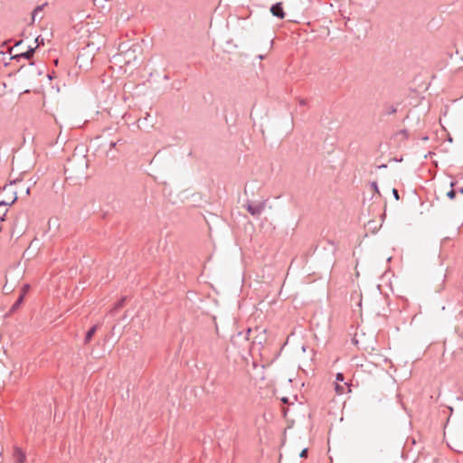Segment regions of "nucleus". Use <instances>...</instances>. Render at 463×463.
<instances>
[{
  "instance_id": "f257e3e1",
  "label": "nucleus",
  "mask_w": 463,
  "mask_h": 463,
  "mask_svg": "<svg viewBox=\"0 0 463 463\" xmlns=\"http://www.w3.org/2000/svg\"><path fill=\"white\" fill-rule=\"evenodd\" d=\"M22 44V41L17 42L14 46H13L11 49H9L8 52L10 54V60L15 61L17 62H20L21 60H31L33 57L36 47L28 46L27 51L17 52H15V48H17L19 45Z\"/></svg>"
},
{
  "instance_id": "f03ea898",
  "label": "nucleus",
  "mask_w": 463,
  "mask_h": 463,
  "mask_svg": "<svg viewBox=\"0 0 463 463\" xmlns=\"http://www.w3.org/2000/svg\"><path fill=\"white\" fill-rule=\"evenodd\" d=\"M245 205L250 215L258 218L263 213L266 207V202L262 201L255 203L253 202L247 201Z\"/></svg>"
},
{
  "instance_id": "7ed1b4c3",
  "label": "nucleus",
  "mask_w": 463,
  "mask_h": 463,
  "mask_svg": "<svg viewBox=\"0 0 463 463\" xmlns=\"http://www.w3.org/2000/svg\"><path fill=\"white\" fill-rule=\"evenodd\" d=\"M270 13L280 19H283L285 16V13L283 11L282 4L277 3L276 5H272L270 8Z\"/></svg>"
},
{
  "instance_id": "20e7f679",
  "label": "nucleus",
  "mask_w": 463,
  "mask_h": 463,
  "mask_svg": "<svg viewBox=\"0 0 463 463\" xmlns=\"http://www.w3.org/2000/svg\"><path fill=\"white\" fill-rule=\"evenodd\" d=\"M14 458L15 460V463H24L25 461V455L19 448H14Z\"/></svg>"
},
{
  "instance_id": "39448f33",
  "label": "nucleus",
  "mask_w": 463,
  "mask_h": 463,
  "mask_svg": "<svg viewBox=\"0 0 463 463\" xmlns=\"http://www.w3.org/2000/svg\"><path fill=\"white\" fill-rule=\"evenodd\" d=\"M24 300V293H21L19 295L18 298L16 299V301L11 307L9 312H11V313L15 312L21 307V305L23 304Z\"/></svg>"
},
{
  "instance_id": "423d86ee",
  "label": "nucleus",
  "mask_w": 463,
  "mask_h": 463,
  "mask_svg": "<svg viewBox=\"0 0 463 463\" xmlns=\"http://www.w3.org/2000/svg\"><path fill=\"white\" fill-rule=\"evenodd\" d=\"M98 325H94L92 326L86 333L85 335V337H84V344H88L90 342L92 336L94 335V334L96 333L97 329H98Z\"/></svg>"
},
{
  "instance_id": "0eeeda50",
  "label": "nucleus",
  "mask_w": 463,
  "mask_h": 463,
  "mask_svg": "<svg viewBox=\"0 0 463 463\" xmlns=\"http://www.w3.org/2000/svg\"><path fill=\"white\" fill-rule=\"evenodd\" d=\"M43 67H37L35 66L34 62L31 61L29 62V69L32 73H36L37 75H41L43 73Z\"/></svg>"
},
{
  "instance_id": "6e6552de",
  "label": "nucleus",
  "mask_w": 463,
  "mask_h": 463,
  "mask_svg": "<svg viewBox=\"0 0 463 463\" xmlns=\"http://www.w3.org/2000/svg\"><path fill=\"white\" fill-rule=\"evenodd\" d=\"M78 160H79V165H80V175H83L84 169L87 167V161L84 157H80V158H78Z\"/></svg>"
},
{
  "instance_id": "1a4fd4ad",
  "label": "nucleus",
  "mask_w": 463,
  "mask_h": 463,
  "mask_svg": "<svg viewBox=\"0 0 463 463\" xmlns=\"http://www.w3.org/2000/svg\"><path fill=\"white\" fill-rule=\"evenodd\" d=\"M13 194H14V199L10 203L5 202V201H0V206L12 205L17 200V193L14 192Z\"/></svg>"
},
{
  "instance_id": "9d476101",
  "label": "nucleus",
  "mask_w": 463,
  "mask_h": 463,
  "mask_svg": "<svg viewBox=\"0 0 463 463\" xmlns=\"http://www.w3.org/2000/svg\"><path fill=\"white\" fill-rule=\"evenodd\" d=\"M397 112V108L393 105L388 106L385 110V114L392 115Z\"/></svg>"
},
{
  "instance_id": "9b49d317",
  "label": "nucleus",
  "mask_w": 463,
  "mask_h": 463,
  "mask_svg": "<svg viewBox=\"0 0 463 463\" xmlns=\"http://www.w3.org/2000/svg\"><path fill=\"white\" fill-rule=\"evenodd\" d=\"M235 47H236V45L232 43V40H230V41H227V42H226V45H225L224 50H225L226 52H231V51H232L233 48H235Z\"/></svg>"
},
{
  "instance_id": "f8f14e48",
  "label": "nucleus",
  "mask_w": 463,
  "mask_h": 463,
  "mask_svg": "<svg viewBox=\"0 0 463 463\" xmlns=\"http://www.w3.org/2000/svg\"><path fill=\"white\" fill-rule=\"evenodd\" d=\"M93 5L97 7H103L105 4V0H92Z\"/></svg>"
},
{
  "instance_id": "ddd939ff",
  "label": "nucleus",
  "mask_w": 463,
  "mask_h": 463,
  "mask_svg": "<svg viewBox=\"0 0 463 463\" xmlns=\"http://www.w3.org/2000/svg\"><path fill=\"white\" fill-rule=\"evenodd\" d=\"M447 196L449 199L453 200L456 197V191L451 189L447 193Z\"/></svg>"
},
{
  "instance_id": "4468645a",
  "label": "nucleus",
  "mask_w": 463,
  "mask_h": 463,
  "mask_svg": "<svg viewBox=\"0 0 463 463\" xmlns=\"http://www.w3.org/2000/svg\"><path fill=\"white\" fill-rule=\"evenodd\" d=\"M30 289V285L29 284H24L22 288H21V293H24V297L26 296V294L28 293Z\"/></svg>"
},
{
  "instance_id": "2eb2a0df",
  "label": "nucleus",
  "mask_w": 463,
  "mask_h": 463,
  "mask_svg": "<svg viewBox=\"0 0 463 463\" xmlns=\"http://www.w3.org/2000/svg\"><path fill=\"white\" fill-rule=\"evenodd\" d=\"M335 392H336L338 394H342V393H344V386H342V385H340V384L336 383V384H335Z\"/></svg>"
},
{
  "instance_id": "dca6fc26",
  "label": "nucleus",
  "mask_w": 463,
  "mask_h": 463,
  "mask_svg": "<svg viewBox=\"0 0 463 463\" xmlns=\"http://www.w3.org/2000/svg\"><path fill=\"white\" fill-rule=\"evenodd\" d=\"M35 43H36V45L34 47H38L41 43H43V39L41 37V35H36L35 36Z\"/></svg>"
},
{
  "instance_id": "f3484780",
  "label": "nucleus",
  "mask_w": 463,
  "mask_h": 463,
  "mask_svg": "<svg viewBox=\"0 0 463 463\" xmlns=\"http://www.w3.org/2000/svg\"><path fill=\"white\" fill-rule=\"evenodd\" d=\"M335 380L337 382H344L345 381V376L342 373H337L336 375H335Z\"/></svg>"
},
{
  "instance_id": "a211bd4d",
  "label": "nucleus",
  "mask_w": 463,
  "mask_h": 463,
  "mask_svg": "<svg viewBox=\"0 0 463 463\" xmlns=\"http://www.w3.org/2000/svg\"><path fill=\"white\" fill-rule=\"evenodd\" d=\"M392 193L394 199L398 201L400 199L398 190L396 188H392Z\"/></svg>"
},
{
  "instance_id": "6ab92c4d",
  "label": "nucleus",
  "mask_w": 463,
  "mask_h": 463,
  "mask_svg": "<svg viewBox=\"0 0 463 463\" xmlns=\"http://www.w3.org/2000/svg\"><path fill=\"white\" fill-rule=\"evenodd\" d=\"M73 165H74V160H71V161L68 163L67 167L65 168V172L67 173L68 171H70L71 169H72Z\"/></svg>"
},
{
  "instance_id": "aec40b11",
  "label": "nucleus",
  "mask_w": 463,
  "mask_h": 463,
  "mask_svg": "<svg viewBox=\"0 0 463 463\" xmlns=\"http://www.w3.org/2000/svg\"><path fill=\"white\" fill-rule=\"evenodd\" d=\"M307 452H308V450H307V448H306V449H303L301 450V452L299 453V457H300V458H307Z\"/></svg>"
},
{
  "instance_id": "412c9836",
  "label": "nucleus",
  "mask_w": 463,
  "mask_h": 463,
  "mask_svg": "<svg viewBox=\"0 0 463 463\" xmlns=\"http://www.w3.org/2000/svg\"><path fill=\"white\" fill-rule=\"evenodd\" d=\"M371 187L374 190L375 193H379V188L376 182H372Z\"/></svg>"
},
{
  "instance_id": "4be33fe9",
  "label": "nucleus",
  "mask_w": 463,
  "mask_h": 463,
  "mask_svg": "<svg viewBox=\"0 0 463 463\" xmlns=\"http://www.w3.org/2000/svg\"><path fill=\"white\" fill-rule=\"evenodd\" d=\"M57 222H58L57 219H50L48 222L49 227L51 228L52 226L56 225Z\"/></svg>"
},
{
  "instance_id": "5701e85b",
  "label": "nucleus",
  "mask_w": 463,
  "mask_h": 463,
  "mask_svg": "<svg viewBox=\"0 0 463 463\" xmlns=\"http://www.w3.org/2000/svg\"><path fill=\"white\" fill-rule=\"evenodd\" d=\"M124 301H125V298H122L120 301H118V302L116 304L115 308H117V309H118V308L122 307H123V305H124Z\"/></svg>"
},
{
  "instance_id": "b1692460",
  "label": "nucleus",
  "mask_w": 463,
  "mask_h": 463,
  "mask_svg": "<svg viewBox=\"0 0 463 463\" xmlns=\"http://www.w3.org/2000/svg\"><path fill=\"white\" fill-rule=\"evenodd\" d=\"M118 49H119L120 51L124 52V51H127V50L128 49V46H125V45H124V43H120V44L118 45Z\"/></svg>"
},
{
  "instance_id": "393cba45",
  "label": "nucleus",
  "mask_w": 463,
  "mask_h": 463,
  "mask_svg": "<svg viewBox=\"0 0 463 463\" xmlns=\"http://www.w3.org/2000/svg\"><path fill=\"white\" fill-rule=\"evenodd\" d=\"M20 182H21V179L16 178V179H14V180L10 181L9 185L16 184H18Z\"/></svg>"
},
{
  "instance_id": "a878e982",
  "label": "nucleus",
  "mask_w": 463,
  "mask_h": 463,
  "mask_svg": "<svg viewBox=\"0 0 463 463\" xmlns=\"http://www.w3.org/2000/svg\"><path fill=\"white\" fill-rule=\"evenodd\" d=\"M119 141H120V139H118V141H111L109 143L110 148L115 147Z\"/></svg>"
},
{
  "instance_id": "bb28decb",
  "label": "nucleus",
  "mask_w": 463,
  "mask_h": 463,
  "mask_svg": "<svg viewBox=\"0 0 463 463\" xmlns=\"http://www.w3.org/2000/svg\"><path fill=\"white\" fill-rule=\"evenodd\" d=\"M7 213V210L5 209L3 213H0V222H3L5 220V216Z\"/></svg>"
},
{
  "instance_id": "cd10ccee",
  "label": "nucleus",
  "mask_w": 463,
  "mask_h": 463,
  "mask_svg": "<svg viewBox=\"0 0 463 463\" xmlns=\"http://www.w3.org/2000/svg\"><path fill=\"white\" fill-rule=\"evenodd\" d=\"M399 135H402L403 137H407V130H405V129L400 130Z\"/></svg>"
},
{
  "instance_id": "c85d7f7f",
  "label": "nucleus",
  "mask_w": 463,
  "mask_h": 463,
  "mask_svg": "<svg viewBox=\"0 0 463 463\" xmlns=\"http://www.w3.org/2000/svg\"><path fill=\"white\" fill-rule=\"evenodd\" d=\"M281 402H282V403H284V404H288V403L289 402V401H288V397H282V398H281Z\"/></svg>"
},
{
  "instance_id": "c756f323",
  "label": "nucleus",
  "mask_w": 463,
  "mask_h": 463,
  "mask_svg": "<svg viewBox=\"0 0 463 463\" xmlns=\"http://www.w3.org/2000/svg\"><path fill=\"white\" fill-rule=\"evenodd\" d=\"M30 192H31V186L28 185V186L25 187L24 193H25L26 195H29Z\"/></svg>"
},
{
  "instance_id": "7c9ffc66",
  "label": "nucleus",
  "mask_w": 463,
  "mask_h": 463,
  "mask_svg": "<svg viewBox=\"0 0 463 463\" xmlns=\"http://www.w3.org/2000/svg\"><path fill=\"white\" fill-rule=\"evenodd\" d=\"M299 105L300 106H305L306 105V100L305 99H300Z\"/></svg>"
},
{
  "instance_id": "2f4dec72",
  "label": "nucleus",
  "mask_w": 463,
  "mask_h": 463,
  "mask_svg": "<svg viewBox=\"0 0 463 463\" xmlns=\"http://www.w3.org/2000/svg\"><path fill=\"white\" fill-rule=\"evenodd\" d=\"M386 167H387V165H386L385 164H383V165H379V166H378V168H380V169H381V168H386Z\"/></svg>"
},
{
  "instance_id": "473e14b6",
  "label": "nucleus",
  "mask_w": 463,
  "mask_h": 463,
  "mask_svg": "<svg viewBox=\"0 0 463 463\" xmlns=\"http://www.w3.org/2000/svg\"><path fill=\"white\" fill-rule=\"evenodd\" d=\"M264 57H265V56H264L263 54H259V55H258V58H259L260 60L264 59Z\"/></svg>"
},
{
  "instance_id": "72a5a7b5",
  "label": "nucleus",
  "mask_w": 463,
  "mask_h": 463,
  "mask_svg": "<svg viewBox=\"0 0 463 463\" xmlns=\"http://www.w3.org/2000/svg\"><path fill=\"white\" fill-rule=\"evenodd\" d=\"M455 184H456V182H453V181H452V182L450 183V187H452V188H453Z\"/></svg>"
},
{
  "instance_id": "f704fd0d",
  "label": "nucleus",
  "mask_w": 463,
  "mask_h": 463,
  "mask_svg": "<svg viewBox=\"0 0 463 463\" xmlns=\"http://www.w3.org/2000/svg\"><path fill=\"white\" fill-rule=\"evenodd\" d=\"M179 86H181V83H175V89H178V88H179Z\"/></svg>"
},
{
  "instance_id": "c9c22d12",
  "label": "nucleus",
  "mask_w": 463,
  "mask_h": 463,
  "mask_svg": "<svg viewBox=\"0 0 463 463\" xmlns=\"http://www.w3.org/2000/svg\"><path fill=\"white\" fill-rule=\"evenodd\" d=\"M179 86H181V83H175V89H178V88H179Z\"/></svg>"
},
{
  "instance_id": "e433bc0d",
  "label": "nucleus",
  "mask_w": 463,
  "mask_h": 463,
  "mask_svg": "<svg viewBox=\"0 0 463 463\" xmlns=\"http://www.w3.org/2000/svg\"><path fill=\"white\" fill-rule=\"evenodd\" d=\"M179 86H181V83H175V89H178V88H179Z\"/></svg>"
},
{
  "instance_id": "4c0bfd02",
  "label": "nucleus",
  "mask_w": 463,
  "mask_h": 463,
  "mask_svg": "<svg viewBox=\"0 0 463 463\" xmlns=\"http://www.w3.org/2000/svg\"><path fill=\"white\" fill-rule=\"evenodd\" d=\"M269 44H270V47H271V46H272V44H273V39H270V41H269Z\"/></svg>"
},
{
  "instance_id": "58836bf2",
  "label": "nucleus",
  "mask_w": 463,
  "mask_h": 463,
  "mask_svg": "<svg viewBox=\"0 0 463 463\" xmlns=\"http://www.w3.org/2000/svg\"><path fill=\"white\" fill-rule=\"evenodd\" d=\"M458 192H459L460 194H463V188H459Z\"/></svg>"
},
{
  "instance_id": "ea45409f",
  "label": "nucleus",
  "mask_w": 463,
  "mask_h": 463,
  "mask_svg": "<svg viewBox=\"0 0 463 463\" xmlns=\"http://www.w3.org/2000/svg\"><path fill=\"white\" fill-rule=\"evenodd\" d=\"M24 67V65H21L19 68V71L22 70Z\"/></svg>"
},
{
  "instance_id": "a19ab883",
  "label": "nucleus",
  "mask_w": 463,
  "mask_h": 463,
  "mask_svg": "<svg viewBox=\"0 0 463 463\" xmlns=\"http://www.w3.org/2000/svg\"><path fill=\"white\" fill-rule=\"evenodd\" d=\"M164 79L168 80V76H167V75H165V76H164Z\"/></svg>"
}]
</instances>
